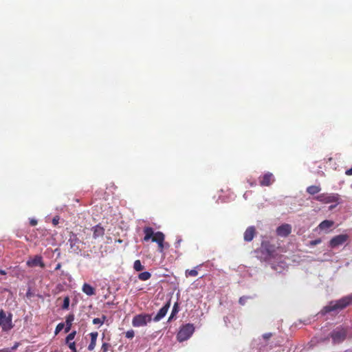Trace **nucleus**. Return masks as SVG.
Listing matches in <instances>:
<instances>
[{"label": "nucleus", "mask_w": 352, "mask_h": 352, "mask_svg": "<svg viewBox=\"0 0 352 352\" xmlns=\"http://www.w3.org/2000/svg\"><path fill=\"white\" fill-rule=\"evenodd\" d=\"M144 236L143 239L144 241H148L150 239L153 242H155L158 245V250L160 252H162L165 248H168L169 245L164 243L165 236L162 232H154V230L151 227H144L143 229Z\"/></svg>", "instance_id": "1"}, {"label": "nucleus", "mask_w": 352, "mask_h": 352, "mask_svg": "<svg viewBox=\"0 0 352 352\" xmlns=\"http://www.w3.org/2000/svg\"><path fill=\"white\" fill-rule=\"evenodd\" d=\"M352 304V294L341 298L338 300H332L324 307L322 311L329 313L331 311L342 310Z\"/></svg>", "instance_id": "2"}, {"label": "nucleus", "mask_w": 352, "mask_h": 352, "mask_svg": "<svg viewBox=\"0 0 352 352\" xmlns=\"http://www.w3.org/2000/svg\"><path fill=\"white\" fill-rule=\"evenodd\" d=\"M349 328L342 325L338 326L333 329L329 333V337L324 338L323 341H327L331 338L333 344H338L343 342L348 333Z\"/></svg>", "instance_id": "3"}, {"label": "nucleus", "mask_w": 352, "mask_h": 352, "mask_svg": "<svg viewBox=\"0 0 352 352\" xmlns=\"http://www.w3.org/2000/svg\"><path fill=\"white\" fill-rule=\"evenodd\" d=\"M0 327L3 331H8L14 327L12 324V314H8L3 309L0 310Z\"/></svg>", "instance_id": "4"}, {"label": "nucleus", "mask_w": 352, "mask_h": 352, "mask_svg": "<svg viewBox=\"0 0 352 352\" xmlns=\"http://www.w3.org/2000/svg\"><path fill=\"white\" fill-rule=\"evenodd\" d=\"M195 327L192 324H186L181 327L177 335V339L179 342L187 340L192 335Z\"/></svg>", "instance_id": "5"}, {"label": "nucleus", "mask_w": 352, "mask_h": 352, "mask_svg": "<svg viewBox=\"0 0 352 352\" xmlns=\"http://www.w3.org/2000/svg\"><path fill=\"white\" fill-rule=\"evenodd\" d=\"M322 204L339 203L340 195L337 193H322L314 198Z\"/></svg>", "instance_id": "6"}, {"label": "nucleus", "mask_w": 352, "mask_h": 352, "mask_svg": "<svg viewBox=\"0 0 352 352\" xmlns=\"http://www.w3.org/2000/svg\"><path fill=\"white\" fill-rule=\"evenodd\" d=\"M152 320L151 316L148 314L135 315L132 320V324L135 327L146 326Z\"/></svg>", "instance_id": "7"}, {"label": "nucleus", "mask_w": 352, "mask_h": 352, "mask_svg": "<svg viewBox=\"0 0 352 352\" xmlns=\"http://www.w3.org/2000/svg\"><path fill=\"white\" fill-rule=\"evenodd\" d=\"M70 249L76 253H78L80 251L81 241L78 238L77 235L73 232L69 234L68 240Z\"/></svg>", "instance_id": "8"}, {"label": "nucleus", "mask_w": 352, "mask_h": 352, "mask_svg": "<svg viewBox=\"0 0 352 352\" xmlns=\"http://www.w3.org/2000/svg\"><path fill=\"white\" fill-rule=\"evenodd\" d=\"M349 239L347 234H339L333 237L329 241V246L332 248L344 244Z\"/></svg>", "instance_id": "9"}, {"label": "nucleus", "mask_w": 352, "mask_h": 352, "mask_svg": "<svg viewBox=\"0 0 352 352\" xmlns=\"http://www.w3.org/2000/svg\"><path fill=\"white\" fill-rule=\"evenodd\" d=\"M26 265L30 267L39 266L41 268H44L45 266L41 255H36L34 258H30L27 261Z\"/></svg>", "instance_id": "10"}, {"label": "nucleus", "mask_w": 352, "mask_h": 352, "mask_svg": "<svg viewBox=\"0 0 352 352\" xmlns=\"http://www.w3.org/2000/svg\"><path fill=\"white\" fill-rule=\"evenodd\" d=\"M292 232V226L289 224L285 223L276 228V234L277 235L286 237L290 234Z\"/></svg>", "instance_id": "11"}, {"label": "nucleus", "mask_w": 352, "mask_h": 352, "mask_svg": "<svg viewBox=\"0 0 352 352\" xmlns=\"http://www.w3.org/2000/svg\"><path fill=\"white\" fill-rule=\"evenodd\" d=\"M170 306V300H168L157 312L153 318L155 322L161 320L167 314Z\"/></svg>", "instance_id": "12"}, {"label": "nucleus", "mask_w": 352, "mask_h": 352, "mask_svg": "<svg viewBox=\"0 0 352 352\" xmlns=\"http://www.w3.org/2000/svg\"><path fill=\"white\" fill-rule=\"evenodd\" d=\"M274 181V176L271 173H267L260 177L259 183L262 186H269Z\"/></svg>", "instance_id": "13"}, {"label": "nucleus", "mask_w": 352, "mask_h": 352, "mask_svg": "<svg viewBox=\"0 0 352 352\" xmlns=\"http://www.w3.org/2000/svg\"><path fill=\"white\" fill-rule=\"evenodd\" d=\"M256 233V229L254 226L248 227L243 234V239L245 241L250 242L252 241Z\"/></svg>", "instance_id": "14"}, {"label": "nucleus", "mask_w": 352, "mask_h": 352, "mask_svg": "<svg viewBox=\"0 0 352 352\" xmlns=\"http://www.w3.org/2000/svg\"><path fill=\"white\" fill-rule=\"evenodd\" d=\"M92 231H93V237L94 239L102 237L104 234V229L100 224L94 226L92 228Z\"/></svg>", "instance_id": "15"}, {"label": "nucleus", "mask_w": 352, "mask_h": 352, "mask_svg": "<svg viewBox=\"0 0 352 352\" xmlns=\"http://www.w3.org/2000/svg\"><path fill=\"white\" fill-rule=\"evenodd\" d=\"M89 336L91 338V342L87 346V349L89 351H92L96 346V340L98 336V333L97 331L91 332L89 333Z\"/></svg>", "instance_id": "16"}, {"label": "nucleus", "mask_w": 352, "mask_h": 352, "mask_svg": "<svg viewBox=\"0 0 352 352\" xmlns=\"http://www.w3.org/2000/svg\"><path fill=\"white\" fill-rule=\"evenodd\" d=\"M261 249L267 253L269 257L273 256L275 251L274 246L270 245L268 242L262 243Z\"/></svg>", "instance_id": "17"}, {"label": "nucleus", "mask_w": 352, "mask_h": 352, "mask_svg": "<svg viewBox=\"0 0 352 352\" xmlns=\"http://www.w3.org/2000/svg\"><path fill=\"white\" fill-rule=\"evenodd\" d=\"M82 291L87 296H93L96 294L95 289L88 283H84L82 287Z\"/></svg>", "instance_id": "18"}, {"label": "nucleus", "mask_w": 352, "mask_h": 352, "mask_svg": "<svg viewBox=\"0 0 352 352\" xmlns=\"http://www.w3.org/2000/svg\"><path fill=\"white\" fill-rule=\"evenodd\" d=\"M74 320V314H69L66 317L65 320V333H67L70 331L72 325V322Z\"/></svg>", "instance_id": "19"}, {"label": "nucleus", "mask_w": 352, "mask_h": 352, "mask_svg": "<svg viewBox=\"0 0 352 352\" xmlns=\"http://www.w3.org/2000/svg\"><path fill=\"white\" fill-rule=\"evenodd\" d=\"M334 225V222L331 220H324L318 225V228L321 230H327Z\"/></svg>", "instance_id": "20"}, {"label": "nucleus", "mask_w": 352, "mask_h": 352, "mask_svg": "<svg viewBox=\"0 0 352 352\" xmlns=\"http://www.w3.org/2000/svg\"><path fill=\"white\" fill-rule=\"evenodd\" d=\"M321 190V188L319 186H310L307 188V192L314 195L318 193Z\"/></svg>", "instance_id": "21"}, {"label": "nucleus", "mask_w": 352, "mask_h": 352, "mask_svg": "<svg viewBox=\"0 0 352 352\" xmlns=\"http://www.w3.org/2000/svg\"><path fill=\"white\" fill-rule=\"evenodd\" d=\"M151 277V274L148 272H144L138 274V278L140 280L145 281Z\"/></svg>", "instance_id": "22"}, {"label": "nucleus", "mask_w": 352, "mask_h": 352, "mask_svg": "<svg viewBox=\"0 0 352 352\" xmlns=\"http://www.w3.org/2000/svg\"><path fill=\"white\" fill-rule=\"evenodd\" d=\"M179 311V304L177 302H176L173 307L171 314L170 317L168 318V321H170L175 316L176 314H177Z\"/></svg>", "instance_id": "23"}, {"label": "nucleus", "mask_w": 352, "mask_h": 352, "mask_svg": "<svg viewBox=\"0 0 352 352\" xmlns=\"http://www.w3.org/2000/svg\"><path fill=\"white\" fill-rule=\"evenodd\" d=\"M133 268L137 272H140L144 269V266H143L140 260L135 261L133 263Z\"/></svg>", "instance_id": "24"}, {"label": "nucleus", "mask_w": 352, "mask_h": 352, "mask_svg": "<svg viewBox=\"0 0 352 352\" xmlns=\"http://www.w3.org/2000/svg\"><path fill=\"white\" fill-rule=\"evenodd\" d=\"M107 319V316L102 315L101 318H96L93 320L92 322L94 324H102Z\"/></svg>", "instance_id": "25"}, {"label": "nucleus", "mask_w": 352, "mask_h": 352, "mask_svg": "<svg viewBox=\"0 0 352 352\" xmlns=\"http://www.w3.org/2000/svg\"><path fill=\"white\" fill-rule=\"evenodd\" d=\"M76 335V331H73L72 332L69 333L67 335V336L66 337L65 342L66 343L71 342L70 341L74 339Z\"/></svg>", "instance_id": "26"}, {"label": "nucleus", "mask_w": 352, "mask_h": 352, "mask_svg": "<svg viewBox=\"0 0 352 352\" xmlns=\"http://www.w3.org/2000/svg\"><path fill=\"white\" fill-rule=\"evenodd\" d=\"M198 272L196 270H187L186 271V276H197Z\"/></svg>", "instance_id": "27"}, {"label": "nucleus", "mask_w": 352, "mask_h": 352, "mask_svg": "<svg viewBox=\"0 0 352 352\" xmlns=\"http://www.w3.org/2000/svg\"><path fill=\"white\" fill-rule=\"evenodd\" d=\"M69 298L68 296H66L63 300V304L62 305L63 309H67L69 306Z\"/></svg>", "instance_id": "28"}, {"label": "nucleus", "mask_w": 352, "mask_h": 352, "mask_svg": "<svg viewBox=\"0 0 352 352\" xmlns=\"http://www.w3.org/2000/svg\"><path fill=\"white\" fill-rule=\"evenodd\" d=\"M65 327L64 323H59L57 324L56 329H55V335H57L63 328Z\"/></svg>", "instance_id": "29"}, {"label": "nucleus", "mask_w": 352, "mask_h": 352, "mask_svg": "<svg viewBox=\"0 0 352 352\" xmlns=\"http://www.w3.org/2000/svg\"><path fill=\"white\" fill-rule=\"evenodd\" d=\"M111 347V344L107 342H104L102 344L101 351L102 352H107Z\"/></svg>", "instance_id": "30"}, {"label": "nucleus", "mask_w": 352, "mask_h": 352, "mask_svg": "<svg viewBox=\"0 0 352 352\" xmlns=\"http://www.w3.org/2000/svg\"><path fill=\"white\" fill-rule=\"evenodd\" d=\"M67 344H68L69 348L72 351V352H77L75 342H71Z\"/></svg>", "instance_id": "31"}, {"label": "nucleus", "mask_w": 352, "mask_h": 352, "mask_svg": "<svg viewBox=\"0 0 352 352\" xmlns=\"http://www.w3.org/2000/svg\"><path fill=\"white\" fill-rule=\"evenodd\" d=\"M250 298L249 296H242L239 298V302L241 305H244L246 302V300Z\"/></svg>", "instance_id": "32"}, {"label": "nucleus", "mask_w": 352, "mask_h": 352, "mask_svg": "<svg viewBox=\"0 0 352 352\" xmlns=\"http://www.w3.org/2000/svg\"><path fill=\"white\" fill-rule=\"evenodd\" d=\"M322 242V240L320 239H317L316 240L311 241L309 242V245L311 246H315L318 244H320Z\"/></svg>", "instance_id": "33"}, {"label": "nucleus", "mask_w": 352, "mask_h": 352, "mask_svg": "<svg viewBox=\"0 0 352 352\" xmlns=\"http://www.w3.org/2000/svg\"><path fill=\"white\" fill-rule=\"evenodd\" d=\"M134 331L133 330L127 331L126 332V337L127 338H133L134 337Z\"/></svg>", "instance_id": "34"}, {"label": "nucleus", "mask_w": 352, "mask_h": 352, "mask_svg": "<svg viewBox=\"0 0 352 352\" xmlns=\"http://www.w3.org/2000/svg\"><path fill=\"white\" fill-rule=\"evenodd\" d=\"M58 222H59V217L58 216H56L53 218L52 219V223L54 226H57L58 224Z\"/></svg>", "instance_id": "35"}, {"label": "nucleus", "mask_w": 352, "mask_h": 352, "mask_svg": "<svg viewBox=\"0 0 352 352\" xmlns=\"http://www.w3.org/2000/svg\"><path fill=\"white\" fill-rule=\"evenodd\" d=\"M272 336V334L271 333H266L263 335V338L265 340H268Z\"/></svg>", "instance_id": "36"}, {"label": "nucleus", "mask_w": 352, "mask_h": 352, "mask_svg": "<svg viewBox=\"0 0 352 352\" xmlns=\"http://www.w3.org/2000/svg\"><path fill=\"white\" fill-rule=\"evenodd\" d=\"M345 174L346 175H352V167L346 170Z\"/></svg>", "instance_id": "37"}, {"label": "nucleus", "mask_w": 352, "mask_h": 352, "mask_svg": "<svg viewBox=\"0 0 352 352\" xmlns=\"http://www.w3.org/2000/svg\"><path fill=\"white\" fill-rule=\"evenodd\" d=\"M30 223L32 226H34L37 224V221L36 219H32Z\"/></svg>", "instance_id": "38"}, {"label": "nucleus", "mask_w": 352, "mask_h": 352, "mask_svg": "<svg viewBox=\"0 0 352 352\" xmlns=\"http://www.w3.org/2000/svg\"><path fill=\"white\" fill-rule=\"evenodd\" d=\"M0 352H12L11 349H4L2 350H0Z\"/></svg>", "instance_id": "39"}, {"label": "nucleus", "mask_w": 352, "mask_h": 352, "mask_svg": "<svg viewBox=\"0 0 352 352\" xmlns=\"http://www.w3.org/2000/svg\"><path fill=\"white\" fill-rule=\"evenodd\" d=\"M61 267V264L60 263H58L55 267V270H60Z\"/></svg>", "instance_id": "40"}, {"label": "nucleus", "mask_w": 352, "mask_h": 352, "mask_svg": "<svg viewBox=\"0 0 352 352\" xmlns=\"http://www.w3.org/2000/svg\"><path fill=\"white\" fill-rule=\"evenodd\" d=\"M182 241L181 239L178 240L175 243V248H178L179 246L180 242Z\"/></svg>", "instance_id": "41"}, {"label": "nucleus", "mask_w": 352, "mask_h": 352, "mask_svg": "<svg viewBox=\"0 0 352 352\" xmlns=\"http://www.w3.org/2000/svg\"><path fill=\"white\" fill-rule=\"evenodd\" d=\"M0 274L2 275H6L7 273L5 270H0Z\"/></svg>", "instance_id": "42"}, {"label": "nucleus", "mask_w": 352, "mask_h": 352, "mask_svg": "<svg viewBox=\"0 0 352 352\" xmlns=\"http://www.w3.org/2000/svg\"><path fill=\"white\" fill-rule=\"evenodd\" d=\"M336 205L331 206H330V209H333V208H334L336 207Z\"/></svg>", "instance_id": "43"}]
</instances>
